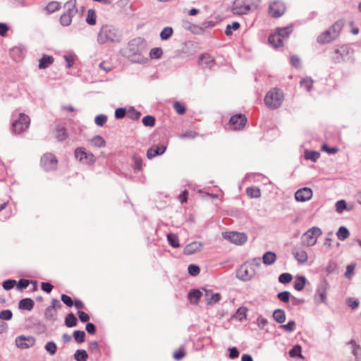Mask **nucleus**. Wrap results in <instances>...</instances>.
<instances>
[{
    "instance_id": "f257e3e1",
    "label": "nucleus",
    "mask_w": 361,
    "mask_h": 361,
    "mask_svg": "<svg viewBox=\"0 0 361 361\" xmlns=\"http://www.w3.org/2000/svg\"><path fill=\"white\" fill-rule=\"evenodd\" d=\"M145 39L138 37L131 39L127 45L121 50L122 56L132 63H144L147 59L144 57L142 51L144 50Z\"/></svg>"
},
{
    "instance_id": "f03ea898",
    "label": "nucleus",
    "mask_w": 361,
    "mask_h": 361,
    "mask_svg": "<svg viewBox=\"0 0 361 361\" xmlns=\"http://www.w3.org/2000/svg\"><path fill=\"white\" fill-rule=\"evenodd\" d=\"M121 38V35L117 28L113 25H104L98 33L97 42L100 44H104L106 42H119Z\"/></svg>"
},
{
    "instance_id": "7ed1b4c3",
    "label": "nucleus",
    "mask_w": 361,
    "mask_h": 361,
    "mask_svg": "<svg viewBox=\"0 0 361 361\" xmlns=\"http://www.w3.org/2000/svg\"><path fill=\"white\" fill-rule=\"evenodd\" d=\"M283 99L282 90L279 88H273L267 93L264 103L268 108L276 109L281 106Z\"/></svg>"
},
{
    "instance_id": "20e7f679",
    "label": "nucleus",
    "mask_w": 361,
    "mask_h": 361,
    "mask_svg": "<svg viewBox=\"0 0 361 361\" xmlns=\"http://www.w3.org/2000/svg\"><path fill=\"white\" fill-rule=\"evenodd\" d=\"M66 11L60 17V23L63 26H68L71 24L73 17L78 13L76 0H69L64 4Z\"/></svg>"
},
{
    "instance_id": "39448f33",
    "label": "nucleus",
    "mask_w": 361,
    "mask_h": 361,
    "mask_svg": "<svg viewBox=\"0 0 361 361\" xmlns=\"http://www.w3.org/2000/svg\"><path fill=\"white\" fill-rule=\"evenodd\" d=\"M30 123V117L23 113H20L19 117L12 123L11 131L15 135L20 134L29 128Z\"/></svg>"
},
{
    "instance_id": "423d86ee",
    "label": "nucleus",
    "mask_w": 361,
    "mask_h": 361,
    "mask_svg": "<svg viewBox=\"0 0 361 361\" xmlns=\"http://www.w3.org/2000/svg\"><path fill=\"white\" fill-rule=\"evenodd\" d=\"M322 233V230L317 226H313L302 235L301 240L303 245L308 247L313 246L317 243V239Z\"/></svg>"
},
{
    "instance_id": "0eeeda50",
    "label": "nucleus",
    "mask_w": 361,
    "mask_h": 361,
    "mask_svg": "<svg viewBox=\"0 0 361 361\" xmlns=\"http://www.w3.org/2000/svg\"><path fill=\"white\" fill-rule=\"evenodd\" d=\"M330 286L327 280L324 278L320 283L318 285L316 293L314 295V302L316 304L326 303V291Z\"/></svg>"
},
{
    "instance_id": "6e6552de",
    "label": "nucleus",
    "mask_w": 361,
    "mask_h": 361,
    "mask_svg": "<svg viewBox=\"0 0 361 361\" xmlns=\"http://www.w3.org/2000/svg\"><path fill=\"white\" fill-rule=\"evenodd\" d=\"M222 235L224 239L238 245L244 244L247 240L245 233L236 231H226L222 233Z\"/></svg>"
},
{
    "instance_id": "1a4fd4ad",
    "label": "nucleus",
    "mask_w": 361,
    "mask_h": 361,
    "mask_svg": "<svg viewBox=\"0 0 361 361\" xmlns=\"http://www.w3.org/2000/svg\"><path fill=\"white\" fill-rule=\"evenodd\" d=\"M58 160L55 155L51 153H46L40 160L42 167L46 171L55 170L57 167Z\"/></svg>"
},
{
    "instance_id": "9d476101",
    "label": "nucleus",
    "mask_w": 361,
    "mask_h": 361,
    "mask_svg": "<svg viewBox=\"0 0 361 361\" xmlns=\"http://www.w3.org/2000/svg\"><path fill=\"white\" fill-rule=\"evenodd\" d=\"M77 160L84 164H92L94 163V156L91 152H87L84 147H78L74 152Z\"/></svg>"
},
{
    "instance_id": "9b49d317",
    "label": "nucleus",
    "mask_w": 361,
    "mask_h": 361,
    "mask_svg": "<svg viewBox=\"0 0 361 361\" xmlns=\"http://www.w3.org/2000/svg\"><path fill=\"white\" fill-rule=\"evenodd\" d=\"M285 11V4L280 1H273L269 6V14L274 18L281 17Z\"/></svg>"
},
{
    "instance_id": "f8f14e48",
    "label": "nucleus",
    "mask_w": 361,
    "mask_h": 361,
    "mask_svg": "<svg viewBox=\"0 0 361 361\" xmlns=\"http://www.w3.org/2000/svg\"><path fill=\"white\" fill-rule=\"evenodd\" d=\"M246 0H235L232 6V13L235 15H244L251 11Z\"/></svg>"
},
{
    "instance_id": "ddd939ff",
    "label": "nucleus",
    "mask_w": 361,
    "mask_h": 361,
    "mask_svg": "<svg viewBox=\"0 0 361 361\" xmlns=\"http://www.w3.org/2000/svg\"><path fill=\"white\" fill-rule=\"evenodd\" d=\"M247 121L245 115L237 114L230 118L228 124L233 130H240L245 126Z\"/></svg>"
},
{
    "instance_id": "4468645a",
    "label": "nucleus",
    "mask_w": 361,
    "mask_h": 361,
    "mask_svg": "<svg viewBox=\"0 0 361 361\" xmlns=\"http://www.w3.org/2000/svg\"><path fill=\"white\" fill-rule=\"evenodd\" d=\"M35 343V338L33 336H25L20 335L16 337V344L18 348L26 349L33 346Z\"/></svg>"
},
{
    "instance_id": "2eb2a0df",
    "label": "nucleus",
    "mask_w": 361,
    "mask_h": 361,
    "mask_svg": "<svg viewBox=\"0 0 361 361\" xmlns=\"http://www.w3.org/2000/svg\"><path fill=\"white\" fill-rule=\"evenodd\" d=\"M312 197V190L310 188L304 187L298 190L295 193V199L297 202H306Z\"/></svg>"
},
{
    "instance_id": "dca6fc26",
    "label": "nucleus",
    "mask_w": 361,
    "mask_h": 361,
    "mask_svg": "<svg viewBox=\"0 0 361 361\" xmlns=\"http://www.w3.org/2000/svg\"><path fill=\"white\" fill-rule=\"evenodd\" d=\"M166 150L164 145H156L149 147L147 151V157L152 159L155 157L162 155Z\"/></svg>"
},
{
    "instance_id": "f3484780",
    "label": "nucleus",
    "mask_w": 361,
    "mask_h": 361,
    "mask_svg": "<svg viewBox=\"0 0 361 361\" xmlns=\"http://www.w3.org/2000/svg\"><path fill=\"white\" fill-rule=\"evenodd\" d=\"M202 290L205 291V299L207 305H212L218 302L221 298V295L219 293H214L212 290H207L204 288Z\"/></svg>"
},
{
    "instance_id": "a211bd4d",
    "label": "nucleus",
    "mask_w": 361,
    "mask_h": 361,
    "mask_svg": "<svg viewBox=\"0 0 361 361\" xmlns=\"http://www.w3.org/2000/svg\"><path fill=\"white\" fill-rule=\"evenodd\" d=\"M252 276L253 274L251 273L245 265H242L236 273V277L243 281H248L251 280Z\"/></svg>"
},
{
    "instance_id": "6ab92c4d",
    "label": "nucleus",
    "mask_w": 361,
    "mask_h": 361,
    "mask_svg": "<svg viewBox=\"0 0 361 361\" xmlns=\"http://www.w3.org/2000/svg\"><path fill=\"white\" fill-rule=\"evenodd\" d=\"M292 254L299 263L303 264L307 260L308 257L306 251L298 247H294L292 249Z\"/></svg>"
},
{
    "instance_id": "aec40b11",
    "label": "nucleus",
    "mask_w": 361,
    "mask_h": 361,
    "mask_svg": "<svg viewBox=\"0 0 361 361\" xmlns=\"http://www.w3.org/2000/svg\"><path fill=\"white\" fill-rule=\"evenodd\" d=\"M199 64L203 68H210L214 64V59L209 54H202L199 57Z\"/></svg>"
},
{
    "instance_id": "412c9836",
    "label": "nucleus",
    "mask_w": 361,
    "mask_h": 361,
    "mask_svg": "<svg viewBox=\"0 0 361 361\" xmlns=\"http://www.w3.org/2000/svg\"><path fill=\"white\" fill-rule=\"evenodd\" d=\"M202 247V244L199 242H192L187 245L184 250H183V254L185 255H192L198 251H200Z\"/></svg>"
},
{
    "instance_id": "4be33fe9",
    "label": "nucleus",
    "mask_w": 361,
    "mask_h": 361,
    "mask_svg": "<svg viewBox=\"0 0 361 361\" xmlns=\"http://www.w3.org/2000/svg\"><path fill=\"white\" fill-rule=\"evenodd\" d=\"M338 49L340 51L343 60H345V61H350L352 60V56L354 52L353 48H351L349 45H342Z\"/></svg>"
},
{
    "instance_id": "5701e85b",
    "label": "nucleus",
    "mask_w": 361,
    "mask_h": 361,
    "mask_svg": "<svg viewBox=\"0 0 361 361\" xmlns=\"http://www.w3.org/2000/svg\"><path fill=\"white\" fill-rule=\"evenodd\" d=\"M202 296V293L196 288L191 289L188 293V298L192 304L197 305Z\"/></svg>"
},
{
    "instance_id": "b1692460",
    "label": "nucleus",
    "mask_w": 361,
    "mask_h": 361,
    "mask_svg": "<svg viewBox=\"0 0 361 361\" xmlns=\"http://www.w3.org/2000/svg\"><path fill=\"white\" fill-rule=\"evenodd\" d=\"M35 305V302L30 298L21 299L18 302V308L20 310L30 311Z\"/></svg>"
},
{
    "instance_id": "393cba45",
    "label": "nucleus",
    "mask_w": 361,
    "mask_h": 361,
    "mask_svg": "<svg viewBox=\"0 0 361 361\" xmlns=\"http://www.w3.org/2000/svg\"><path fill=\"white\" fill-rule=\"evenodd\" d=\"M54 57L51 55L43 54L39 60L38 67L39 69H45L54 63Z\"/></svg>"
},
{
    "instance_id": "a878e982",
    "label": "nucleus",
    "mask_w": 361,
    "mask_h": 361,
    "mask_svg": "<svg viewBox=\"0 0 361 361\" xmlns=\"http://www.w3.org/2000/svg\"><path fill=\"white\" fill-rule=\"evenodd\" d=\"M334 39V37L331 32V30L328 29L318 36L317 42L319 44H326L331 42Z\"/></svg>"
},
{
    "instance_id": "bb28decb",
    "label": "nucleus",
    "mask_w": 361,
    "mask_h": 361,
    "mask_svg": "<svg viewBox=\"0 0 361 361\" xmlns=\"http://www.w3.org/2000/svg\"><path fill=\"white\" fill-rule=\"evenodd\" d=\"M276 260V255L272 251L266 252L262 256V262L265 265L273 264Z\"/></svg>"
},
{
    "instance_id": "cd10ccee",
    "label": "nucleus",
    "mask_w": 361,
    "mask_h": 361,
    "mask_svg": "<svg viewBox=\"0 0 361 361\" xmlns=\"http://www.w3.org/2000/svg\"><path fill=\"white\" fill-rule=\"evenodd\" d=\"M269 43L275 48L283 46V39L277 33L271 34L268 38Z\"/></svg>"
},
{
    "instance_id": "c85d7f7f",
    "label": "nucleus",
    "mask_w": 361,
    "mask_h": 361,
    "mask_svg": "<svg viewBox=\"0 0 361 361\" xmlns=\"http://www.w3.org/2000/svg\"><path fill=\"white\" fill-rule=\"evenodd\" d=\"M274 319L279 323L283 324L286 321V312L282 309H276L274 311L272 315Z\"/></svg>"
},
{
    "instance_id": "c756f323",
    "label": "nucleus",
    "mask_w": 361,
    "mask_h": 361,
    "mask_svg": "<svg viewBox=\"0 0 361 361\" xmlns=\"http://www.w3.org/2000/svg\"><path fill=\"white\" fill-rule=\"evenodd\" d=\"M306 282L307 279L304 276H298L294 282V288L298 291L302 290L305 286Z\"/></svg>"
},
{
    "instance_id": "7c9ffc66",
    "label": "nucleus",
    "mask_w": 361,
    "mask_h": 361,
    "mask_svg": "<svg viewBox=\"0 0 361 361\" xmlns=\"http://www.w3.org/2000/svg\"><path fill=\"white\" fill-rule=\"evenodd\" d=\"M292 31L293 27L291 25H289L286 27L277 28V32L276 33H277V35H279V36L281 37L282 39L283 40L289 37Z\"/></svg>"
},
{
    "instance_id": "2f4dec72",
    "label": "nucleus",
    "mask_w": 361,
    "mask_h": 361,
    "mask_svg": "<svg viewBox=\"0 0 361 361\" xmlns=\"http://www.w3.org/2000/svg\"><path fill=\"white\" fill-rule=\"evenodd\" d=\"M320 157V153L317 151L314 150H305L304 157L307 160H311L313 162H316Z\"/></svg>"
},
{
    "instance_id": "473e14b6",
    "label": "nucleus",
    "mask_w": 361,
    "mask_h": 361,
    "mask_svg": "<svg viewBox=\"0 0 361 361\" xmlns=\"http://www.w3.org/2000/svg\"><path fill=\"white\" fill-rule=\"evenodd\" d=\"M247 309L245 307H240L233 316V318L238 320L243 321L247 318Z\"/></svg>"
},
{
    "instance_id": "72a5a7b5",
    "label": "nucleus",
    "mask_w": 361,
    "mask_h": 361,
    "mask_svg": "<svg viewBox=\"0 0 361 361\" xmlns=\"http://www.w3.org/2000/svg\"><path fill=\"white\" fill-rule=\"evenodd\" d=\"M78 319L75 314L72 312L68 313L65 318V325L68 327H74L77 326Z\"/></svg>"
},
{
    "instance_id": "f704fd0d",
    "label": "nucleus",
    "mask_w": 361,
    "mask_h": 361,
    "mask_svg": "<svg viewBox=\"0 0 361 361\" xmlns=\"http://www.w3.org/2000/svg\"><path fill=\"white\" fill-rule=\"evenodd\" d=\"M166 238H167L169 244L171 247H173L174 248H178L180 247L179 240H178L177 235L172 233H167Z\"/></svg>"
},
{
    "instance_id": "c9c22d12",
    "label": "nucleus",
    "mask_w": 361,
    "mask_h": 361,
    "mask_svg": "<svg viewBox=\"0 0 361 361\" xmlns=\"http://www.w3.org/2000/svg\"><path fill=\"white\" fill-rule=\"evenodd\" d=\"M73 357L76 361H87L88 359V354L84 349H78L75 352Z\"/></svg>"
},
{
    "instance_id": "e433bc0d",
    "label": "nucleus",
    "mask_w": 361,
    "mask_h": 361,
    "mask_svg": "<svg viewBox=\"0 0 361 361\" xmlns=\"http://www.w3.org/2000/svg\"><path fill=\"white\" fill-rule=\"evenodd\" d=\"M337 238L340 240H345L350 235V231L345 226H340L336 232Z\"/></svg>"
},
{
    "instance_id": "4c0bfd02",
    "label": "nucleus",
    "mask_w": 361,
    "mask_h": 361,
    "mask_svg": "<svg viewBox=\"0 0 361 361\" xmlns=\"http://www.w3.org/2000/svg\"><path fill=\"white\" fill-rule=\"evenodd\" d=\"M91 143L97 147H104L106 146L105 140L100 135H94L91 140Z\"/></svg>"
},
{
    "instance_id": "58836bf2",
    "label": "nucleus",
    "mask_w": 361,
    "mask_h": 361,
    "mask_svg": "<svg viewBox=\"0 0 361 361\" xmlns=\"http://www.w3.org/2000/svg\"><path fill=\"white\" fill-rule=\"evenodd\" d=\"M23 48L21 47H14L10 51L11 56L14 60H20L23 54Z\"/></svg>"
},
{
    "instance_id": "ea45409f",
    "label": "nucleus",
    "mask_w": 361,
    "mask_h": 361,
    "mask_svg": "<svg viewBox=\"0 0 361 361\" xmlns=\"http://www.w3.org/2000/svg\"><path fill=\"white\" fill-rule=\"evenodd\" d=\"M313 82L314 81L311 77H305L300 80V84L307 92H310L312 88Z\"/></svg>"
},
{
    "instance_id": "a19ab883",
    "label": "nucleus",
    "mask_w": 361,
    "mask_h": 361,
    "mask_svg": "<svg viewBox=\"0 0 361 361\" xmlns=\"http://www.w3.org/2000/svg\"><path fill=\"white\" fill-rule=\"evenodd\" d=\"M55 136H56V138L57 139V140L59 142H62V141L65 140L68 137L66 129L63 127H59V126H58L56 128Z\"/></svg>"
},
{
    "instance_id": "79ce46f5",
    "label": "nucleus",
    "mask_w": 361,
    "mask_h": 361,
    "mask_svg": "<svg viewBox=\"0 0 361 361\" xmlns=\"http://www.w3.org/2000/svg\"><path fill=\"white\" fill-rule=\"evenodd\" d=\"M247 196L251 198H258L261 196V190L257 187H249L246 189Z\"/></svg>"
},
{
    "instance_id": "37998d69",
    "label": "nucleus",
    "mask_w": 361,
    "mask_h": 361,
    "mask_svg": "<svg viewBox=\"0 0 361 361\" xmlns=\"http://www.w3.org/2000/svg\"><path fill=\"white\" fill-rule=\"evenodd\" d=\"M133 170L135 173L139 172L142 170V159L140 157L137 156L136 154H134L133 156Z\"/></svg>"
},
{
    "instance_id": "c03bdc74",
    "label": "nucleus",
    "mask_w": 361,
    "mask_h": 361,
    "mask_svg": "<svg viewBox=\"0 0 361 361\" xmlns=\"http://www.w3.org/2000/svg\"><path fill=\"white\" fill-rule=\"evenodd\" d=\"M86 22L87 24H89L90 25H94L96 24L97 15H96L95 11L94 9L90 8L87 11Z\"/></svg>"
},
{
    "instance_id": "a18cd8bd",
    "label": "nucleus",
    "mask_w": 361,
    "mask_h": 361,
    "mask_svg": "<svg viewBox=\"0 0 361 361\" xmlns=\"http://www.w3.org/2000/svg\"><path fill=\"white\" fill-rule=\"evenodd\" d=\"M173 33V29L171 27H165L160 32V38L161 40L169 39Z\"/></svg>"
},
{
    "instance_id": "49530a36",
    "label": "nucleus",
    "mask_w": 361,
    "mask_h": 361,
    "mask_svg": "<svg viewBox=\"0 0 361 361\" xmlns=\"http://www.w3.org/2000/svg\"><path fill=\"white\" fill-rule=\"evenodd\" d=\"M291 357H302V348L300 345H294L288 352Z\"/></svg>"
},
{
    "instance_id": "de8ad7c7",
    "label": "nucleus",
    "mask_w": 361,
    "mask_h": 361,
    "mask_svg": "<svg viewBox=\"0 0 361 361\" xmlns=\"http://www.w3.org/2000/svg\"><path fill=\"white\" fill-rule=\"evenodd\" d=\"M142 122L145 126L153 127L155 126L156 119L153 116L147 115L142 118Z\"/></svg>"
},
{
    "instance_id": "09e8293b",
    "label": "nucleus",
    "mask_w": 361,
    "mask_h": 361,
    "mask_svg": "<svg viewBox=\"0 0 361 361\" xmlns=\"http://www.w3.org/2000/svg\"><path fill=\"white\" fill-rule=\"evenodd\" d=\"M346 209L348 211H350V209L348 208L347 203L345 200H340L336 202V211L338 214L343 213V212Z\"/></svg>"
},
{
    "instance_id": "8fccbe9b",
    "label": "nucleus",
    "mask_w": 361,
    "mask_h": 361,
    "mask_svg": "<svg viewBox=\"0 0 361 361\" xmlns=\"http://www.w3.org/2000/svg\"><path fill=\"white\" fill-rule=\"evenodd\" d=\"M57 313L55 310L48 307L45 310L44 316L47 320L55 321L56 319Z\"/></svg>"
},
{
    "instance_id": "3c124183",
    "label": "nucleus",
    "mask_w": 361,
    "mask_h": 361,
    "mask_svg": "<svg viewBox=\"0 0 361 361\" xmlns=\"http://www.w3.org/2000/svg\"><path fill=\"white\" fill-rule=\"evenodd\" d=\"M61 8V4L58 1H51L49 2L45 9L49 13H52Z\"/></svg>"
},
{
    "instance_id": "603ef678",
    "label": "nucleus",
    "mask_w": 361,
    "mask_h": 361,
    "mask_svg": "<svg viewBox=\"0 0 361 361\" xmlns=\"http://www.w3.org/2000/svg\"><path fill=\"white\" fill-rule=\"evenodd\" d=\"M85 333L82 330H75L73 332V338L75 342L80 343L85 341Z\"/></svg>"
},
{
    "instance_id": "864d4df0",
    "label": "nucleus",
    "mask_w": 361,
    "mask_h": 361,
    "mask_svg": "<svg viewBox=\"0 0 361 361\" xmlns=\"http://www.w3.org/2000/svg\"><path fill=\"white\" fill-rule=\"evenodd\" d=\"M240 26V23L237 21H234L231 24H228L226 27L225 35L226 36L231 35L233 33L232 30H236L239 29Z\"/></svg>"
},
{
    "instance_id": "5fc2aeb1",
    "label": "nucleus",
    "mask_w": 361,
    "mask_h": 361,
    "mask_svg": "<svg viewBox=\"0 0 361 361\" xmlns=\"http://www.w3.org/2000/svg\"><path fill=\"white\" fill-rule=\"evenodd\" d=\"M163 55V51L160 47H155L150 50L149 56L152 59H159Z\"/></svg>"
},
{
    "instance_id": "6e6d98bb",
    "label": "nucleus",
    "mask_w": 361,
    "mask_h": 361,
    "mask_svg": "<svg viewBox=\"0 0 361 361\" xmlns=\"http://www.w3.org/2000/svg\"><path fill=\"white\" fill-rule=\"evenodd\" d=\"M331 59H332V61L335 63L345 62V61L343 60V58H341V54L338 48L335 49L334 50V51L332 52Z\"/></svg>"
},
{
    "instance_id": "4d7b16f0",
    "label": "nucleus",
    "mask_w": 361,
    "mask_h": 361,
    "mask_svg": "<svg viewBox=\"0 0 361 361\" xmlns=\"http://www.w3.org/2000/svg\"><path fill=\"white\" fill-rule=\"evenodd\" d=\"M44 349L51 355H53L56 353L57 345L54 341H49L46 343Z\"/></svg>"
},
{
    "instance_id": "13d9d810",
    "label": "nucleus",
    "mask_w": 361,
    "mask_h": 361,
    "mask_svg": "<svg viewBox=\"0 0 361 361\" xmlns=\"http://www.w3.org/2000/svg\"><path fill=\"white\" fill-rule=\"evenodd\" d=\"M127 114L128 116L133 120H137L141 116L140 112L136 110L133 106L129 108Z\"/></svg>"
},
{
    "instance_id": "bf43d9fd",
    "label": "nucleus",
    "mask_w": 361,
    "mask_h": 361,
    "mask_svg": "<svg viewBox=\"0 0 361 361\" xmlns=\"http://www.w3.org/2000/svg\"><path fill=\"white\" fill-rule=\"evenodd\" d=\"M107 116L105 114H99L94 118V123L97 126L102 127L107 121Z\"/></svg>"
},
{
    "instance_id": "052dcab7",
    "label": "nucleus",
    "mask_w": 361,
    "mask_h": 361,
    "mask_svg": "<svg viewBox=\"0 0 361 361\" xmlns=\"http://www.w3.org/2000/svg\"><path fill=\"white\" fill-rule=\"evenodd\" d=\"M277 298L283 302H288L290 298V293L288 290L279 292L277 294Z\"/></svg>"
},
{
    "instance_id": "680f3d73",
    "label": "nucleus",
    "mask_w": 361,
    "mask_h": 361,
    "mask_svg": "<svg viewBox=\"0 0 361 361\" xmlns=\"http://www.w3.org/2000/svg\"><path fill=\"white\" fill-rule=\"evenodd\" d=\"M293 279V276L289 273H282L279 276V281L281 283L286 284L290 283Z\"/></svg>"
},
{
    "instance_id": "e2e57ef3",
    "label": "nucleus",
    "mask_w": 361,
    "mask_h": 361,
    "mask_svg": "<svg viewBox=\"0 0 361 361\" xmlns=\"http://www.w3.org/2000/svg\"><path fill=\"white\" fill-rule=\"evenodd\" d=\"M188 274L192 276H197L200 272V268L199 266L191 264L188 267Z\"/></svg>"
},
{
    "instance_id": "0e129e2a",
    "label": "nucleus",
    "mask_w": 361,
    "mask_h": 361,
    "mask_svg": "<svg viewBox=\"0 0 361 361\" xmlns=\"http://www.w3.org/2000/svg\"><path fill=\"white\" fill-rule=\"evenodd\" d=\"M13 317V312L11 310L6 309L0 312V319L8 321Z\"/></svg>"
},
{
    "instance_id": "69168bd1",
    "label": "nucleus",
    "mask_w": 361,
    "mask_h": 361,
    "mask_svg": "<svg viewBox=\"0 0 361 361\" xmlns=\"http://www.w3.org/2000/svg\"><path fill=\"white\" fill-rule=\"evenodd\" d=\"M89 350L95 354H100V350L99 348V343L97 341H92L88 343Z\"/></svg>"
},
{
    "instance_id": "338daca9",
    "label": "nucleus",
    "mask_w": 361,
    "mask_h": 361,
    "mask_svg": "<svg viewBox=\"0 0 361 361\" xmlns=\"http://www.w3.org/2000/svg\"><path fill=\"white\" fill-rule=\"evenodd\" d=\"M173 106L176 113L180 115L184 114L186 111V108L178 101L173 102Z\"/></svg>"
},
{
    "instance_id": "774afa93",
    "label": "nucleus",
    "mask_w": 361,
    "mask_h": 361,
    "mask_svg": "<svg viewBox=\"0 0 361 361\" xmlns=\"http://www.w3.org/2000/svg\"><path fill=\"white\" fill-rule=\"evenodd\" d=\"M16 285V281L14 279H7L4 281L2 283V286L6 290H11L12 288H14Z\"/></svg>"
}]
</instances>
